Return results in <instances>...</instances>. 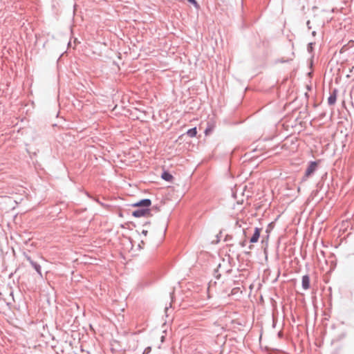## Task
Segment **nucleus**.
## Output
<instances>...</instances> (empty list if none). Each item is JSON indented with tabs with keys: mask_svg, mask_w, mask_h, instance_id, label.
Returning a JSON list of instances; mask_svg holds the SVG:
<instances>
[{
	"mask_svg": "<svg viewBox=\"0 0 354 354\" xmlns=\"http://www.w3.org/2000/svg\"><path fill=\"white\" fill-rule=\"evenodd\" d=\"M151 210L149 208H142L138 207L137 209L134 210L132 212V216L136 218H139L142 216H151L152 214L151 213Z\"/></svg>",
	"mask_w": 354,
	"mask_h": 354,
	"instance_id": "nucleus-1",
	"label": "nucleus"
},
{
	"mask_svg": "<svg viewBox=\"0 0 354 354\" xmlns=\"http://www.w3.org/2000/svg\"><path fill=\"white\" fill-rule=\"evenodd\" d=\"M317 161H310L308 167L306 169L305 175L304 176V179L308 178L311 175L314 174V172L317 169Z\"/></svg>",
	"mask_w": 354,
	"mask_h": 354,
	"instance_id": "nucleus-2",
	"label": "nucleus"
},
{
	"mask_svg": "<svg viewBox=\"0 0 354 354\" xmlns=\"http://www.w3.org/2000/svg\"><path fill=\"white\" fill-rule=\"evenodd\" d=\"M151 205V201L149 198H143L132 204L133 207L149 208Z\"/></svg>",
	"mask_w": 354,
	"mask_h": 354,
	"instance_id": "nucleus-3",
	"label": "nucleus"
},
{
	"mask_svg": "<svg viewBox=\"0 0 354 354\" xmlns=\"http://www.w3.org/2000/svg\"><path fill=\"white\" fill-rule=\"evenodd\" d=\"M26 259L28 261L30 264L35 270V271L40 275L42 276L41 266L37 262L34 261L30 257L27 256Z\"/></svg>",
	"mask_w": 354,
	"mask_h": 354,
	"instance_id": "nucleus-4",
	"label": "nucleus"
},
{
	"mask_svg": "<svg viewBox=\"0 0 354 354\" xmlns=\"http://www.w3.org/2000/svg\"><path fill=\"white\" fill-rule=\"evenodd\" d=\"M261 232V228L260 227H255L254 233L252 236V237L250 239V243H255L259 241V239L260 237Z\"/></svg>",
	"mask_w": 354,
	"mask_h": 354,
	"instance_id": "nucleus-5",
	"label": "nucleus"
},
{
	"mask_svg": "<svg viewBox=\"0 0 354 354\" xmlns=\"http://www.w3.org/2000/svg\"><path fill=\"white\" fill-rule=\"evenodd\" d=\"M301 286L304 290L310 288V277L308 274H305L302 277Z\"/></svg>",
	"mask_w": 354,
	"mask_h": 354,
	"instance_id": "nucleus-6",
	"label": "nucleus"
},
{
	"mask_svg": "<svg viewBox=\"0 0 354 354\" xmlns=\"http://www.w3.org/2000/svg\"><path fill=\"white\" fill-rule=\"evenodd\" d=\"M337 89H334L333 92L330 94L328 98V104L329 105H333L335 103L337 100Z\"/></svg>",
	"mask_w": 354,
	"mask_h": 354,
	"instance_id": "nucleus-7",
	"label": "nucleus"
},
{
	"mask_svg": "<svg viewBox=\"0 0 354 354\" xmlns=\"http://www.w3.org/2000/svg\"><path fill=\"white\" fill-rule=\"evenodd\" d=\"M295 57V53L294 52H292L291 53V57H289V58H287V59H285L283 57L282 58H280V59H277L275 60V64H278V63H288L290 62H291Z\"/></svg>",
	"mask_w": 354,
	"mask_h": 354,
	"instance_id": "nucleus-8",
	"label": "nucleus"
},
{
	"mask_svg": "<svg viewBox=\"0 0 354 354\" xmlns=\"http://www.w3.org/2000/svg\"><path fill=\"white\" fill-rule=\"evenodd\" d=\"M161 178L167 182H171L174 176L167 171H164L162 173Z\"/></svg>",
	"mask_w": 354,
	"mask_h": 354,
	"instance_id": "nucleus-9",
	"label": "nucleus"
},
{
	"mask_svg": "<svg viewBox=\"0 0 354 354\" xmlns=\"http://www.w3.org/2000/svg\"><path fill=\"white\" fill-rule=\"evenodd\" d=\"M197 134V129L196 127H193L187 130V135L189 136L190 138H194Z\"/></svg>",
	"mask_w": 354,
	"mask_h": 354,
	"instance_id": "nucleus-10",
	"label": "nucleus"
},
{
	"mask_svg": "<svg viewBox=\"0 0 354 354\" xmlns=\"http://www.w3.org/2000/svg\"><path fill=\"white\" fill-rule=\"evenodd\" d=\"M187 1L192 4L197 10L200 9V5L196 0H187Z\"/></svg>",
	"mask_w": 354,
	"mask_h": 354,
	"instance_id": "nucleus-11",
	"label": "nucleus"
},
{
	"mask_svg": "<svg viewBox=\"0 0 354 354\" xmlns=\"http://www.w3.org/2000/svg\"><path fill=\"white\" fill-rule=\"evenodd\" d=\"M243 234L245 236V239L243 241L239 242V245H240V246L241 248H244L246 245V244H247V240H246V238H245L246 235H245V232L244 230H243Z\"/></svg>",
	"mask_w": 354,
	"mask_h": 354,
	"instance_id": "nucleus-12",
	"label": "nucleus"
},
{
	"mask_svg": "<svg viewBox=\"0 0 354 354\" xmlns=\"http://www.w3.org/2000/svg\"><path fill=\"white\" fill-rule=\"evenodd\" d=\"M315 44V43L313 42H310L308 44V46H307V50L308 53H311L313 52V45Z\"/></svg>",
	"mask_w": 354,
	"mask_h": 354,
	"instance_id": "nucleus-13",
	"label": "nucleus"
},
{
	"mask_svg": "<svg viewBox=\"0 0 354 354\" xmlns=\"http://www.w3.org/2000/svg\"><path fill=\"white\" fill-rule=\"evenodd\" d=\"M151 351V348L150 346H148L147 347L144 351H143V353L142 354H149Z\"/></svg>",
	"mask_w": 354,
	"mask_h": 354,
	"instance_id": "nucleus-14",
	"label": "nucleus"
},
{
	"mask_svg": "<svg viewBox=\"0 0 354 354\" xmlns=\"http://www.w3.org/2000/svg\"><path fill=\"white\" fill-rule=\"evenodd\" d=\"M232 239V235H226L225 238V241H231Z\"/></svg>",
	"mask_w": 354,
	"mask_h": 354,
	"instance_id": "nucleus-15",
	"label": "nucleus"
},
{
	"mask_svg": "<svg viewBox=\"0 0 354 354\" xmlns=\"http://www.w3.org/2000/svg\"><path fill=\"white\" fill-rule=\"evenodd\" d=\"M306 26H307L308 30L311 29L310 21L309 20L307 21Z\"/></svg>",
	"mask_w": 354,
	"mask_h": 354,
	"instance_id": "nucleus-16",
	"label": "nucleus"
},
{
	"mask_svg": "<svg viewBox=\"0 0 354 354\" xmlns=\"http://www.w3.org/2000/svg\"><path fill=\"white\" fill-rule=\"evenodd\" d=\"M171 307V304H169V307H165V313H166V315L168 316L167 315V311L169 310V308Z\"/></svg>",
	"mask_w": 354,
	"mask_h": 354,
	"instance_id": "nucleus-17",
	"label": "nucleus"
},
{
	"mask_svg": "<svg viewBox=\"0 0 354 354\" xmlns=\"http://www.w3.org/2000/svg\"><path fill=\"white\" fill-rule=\"evenodd\" d=\"M142 234H144L145 236H147L148 234V231L147 230H143L142 231Z\"/></svg>",
	"mask_w": 354,
	"mask_h": 354,
	"instance_id": "nucleus-18",
	"label": "nucleus"
},
{
	"mask_svg": "<svg viewBox=\"0 0 354 354\" xmlns=\"http://www.w3.org/2000/svg\"><path fill=\"white\" fill-rule=\"evenodd\" d=\"M150 224V221H147L143 224V226L147 225Z\"/></svg>",
	"mask_w": 354,
	"mask_h": 354,
	"instance_id": "nucleus-19",
	"label": "nucleus"
},
{
	"mask_svg": "<svg viewBox=\"0 0 354 354\" xmlns=\"http://www.w3.org/2000/svg\"><path fill=\"white\" fill-rule=\"evenodd\" d=\"M316 34H317L316 31L314 30V31L312 32V35L313 36H315Z\"/></svg>",
	"mask_w": 354,
	"mask_h": 354,
	"instance_id": "nucleus-20",
	"label": "nucleus"
},
{
	"mask_svg": "<svg viewBox=\"0 0 354 354\" xmlns=\"http://www.w3.org/2000/svg\"><path fill=\"white\" fill-rule=\"evenodd\" d=\"M253 248V246L252 245H249L248 249L252 250Z\"/></svg>",
	"mask_w": 354,
	"mask_h": 354,
	"instance_id": "nucleus-21",
	"label": "nucleus"
},
{
	"mask_svg": "<svg viewBox=\"0 0 354 354\" xmlns=\"http://www.w3.org/2000/svg\"><path fill=\"white\" fill-rule=\"evenodd\" d=\"M167 230V227H165L164 232Z\"/></svg>",
	"mask_w": 354,
	"mask_h": 354,
	"instance_id": "nucleus-22",
	"label": "nucleus"
},
{
	"mask_svg": "<svg viewBox=\"0 0 354 354\" xmlns=\"http://www.w3.org/2000/svg\"><path fill=\"white\" fill-rule=\"evenodd\" d=\"M268 231H270V229L266 230V232H268Z\"/></svg>",
	"mask_w": 354,
	"mask_h": 354,
	"instance_id": "nucleus-23",
	"label": "nucleus"
},
{
	"mask_svg": "<svg viewBox=\"0 0 354 354\" xmlns=\"http://www.w3.org/2000/svg\"><path fill=\"white\" fill-rule=\"evenodd\" d=\"M268 231H270V229L266 230V232H268Z\"/></svg>",
	"mask_w": 354,
	"mask_h": 354,
	"instance_id": "nucleus-24",
	"label": "nucleus"
},
{
	"mask_svg": "<svg viewBox=\"0 0 354 354\" xmlns=\"http://www.w3.org/2000/svg\"><path fill=\"white\" fill-rule=\"evenodd\" d=\"M331 354H337V353H331Z\"/></svg>",
	"mask_w": 354,
	"mask_h": 354,
	"instance_id": "nucleus-25",
	"label": "nucleus"
}]
</instances>
